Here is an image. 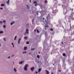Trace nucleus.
<instances>
[{
	"label": "nucleus",
	"mask_w": 74,
	"mask_h": 74,
	"mask_svg": "<svg viewBox=\"0 0 74 74\" xmlns=\"http://www.w3.org/2000/svg\"><path fill=\"white\" fill-rule=\"evenodd\" d=\"M6 3L7 4H10V0H8V1L6 2Z\"/></svg>",
	"instance_id": "obj_9"
},
{
	"label": "nucleus",
	"mask_w": 74,
	"mask_h": 74,
	"mask_svg": "<svg viewBox=\"0 0 74 74\" xmlns=\"http://www.w3.org/2000/svg\"><path fill=\"white\" fill-rule=\"evenodd\" d=\"M53 66H55V64H54L53 63Z\"/></svg>",
	"instance_id": "obj_44"
},
{
	"label": "nucleus",
	"mask_w": 74,
	"mask_h": 74,
	"mask_svg": "<svg viewBox=\"0 0 74 74\" xmlns=\"http://www.w3.org/2000/svg\"><path fill=\"white\" fill-rule=\"evenodd\" d=\"M42 19H43V20H44L45 19V18H44V17Z\"/></svg>",
	"instance_id": "obj_39"
},
{
	"label": "nucleus",
	"mask_w": 74,
	"mask_h": 74,
	"mask_svg": "<svg viewBox=\"0 0 74 74\" xmlns=\"http://www.w3.org/2000/svg\"><path fill=\"white\" fill-rule=\"evenodd\" d=\"M14 45H13V47L14 48Z\"/></svg>",
	"instance_id": "obj_47"
},
{
	"label": "nucleus",
	"mask_w": 74,
	"mask_h": 74,
	"mask_svg": "<svg viewBox=\"0 0 74 74\" xmlns=\"http://www.w3.org/2000/svg\"><path fill=\"white\" fill-rule=\"evenodd\" d=\"M37 57L39 59V58H40V56L39 55H38L37 56Z\"/></svg>",
	"instance_id": "obj_21"
},
{
	"label": "nucleus",
	"mask_w": 74,
	"mask_h": 74,
	"mask_svg": "<svg viewBox=\"0 0 74 74\" xmlns=\"http://www.w3.org/2000/svg\"><path fill=\"white\" fill-rule=\"evenodd\" d=\"M62 55L64 56H66V53H63Z\"/></svg>",
	"instance_id": "obj_13"
},
{
	"label": "nucleus",
	"mask_w": 74,
	"mask_h": 74,
	"mask_svg": "<svg viewBox=\"0 0 74 74\" xmlns=\"http://www.w3.org/2000/svg\"><path fill=\"white\" fill-rule=\"evenodd\" d=\"M27 25H29V24H28V23H27Z\"/></svg>",
	"instance_id": "obj_50"
},
{
	"label": "nucleus",
	"mask_w": 74,
	"mask_h": 74,
	"mask_svg": "<svg viewBox=\"0 0 74 74\" xmlns=\"http://www.w3.org/2000/svg\"><path fill=\"white\" fill-rule=\"evenodd\" d=\"M11 44L12 45H14V43H12Z\"/></svg>",
	"instance_id": "obj_33"
},
{
	"label": "nucleus",
	"mask_w": 74,
	"mask_h": 74,
	"mask_svg": "<svg viewBox=\"0 0 74 74\" xmlns=\"http://www.w3.org/2000/svg\"><path fill=\"white\" fill-rule=\"evenodd\" d=\"M45 3H47V0H45Z\"/></svg>",
	"instance_id": "obj_22"
},
{
	"label": "nucleus",
	"mask_w": 74,
	"mask_h": 74,
	"mask_svg": "<svg viewBox=\"0 0 74 74\" xmlns=\"http://www.w3.org/2000/svg\"><path fill=\"white\" fill-rule=\"evenodd\" d=\"M27 36H25L24 37V39H25V40H26V39H27Z\"/></svg>",
	"instance_id": "obj_18"
},
{
	"label": "nucleus",
	"mask_w": 74,
	"mask_h": 74,
	"mask_svg": "<svg viewBox=\"0 0 74 74\" xmlns=\"http://www.w3.org/2000/svg\"><path fill=\"white\" fill-rule=\"evenodd\" d=\"M35 3H36V4L35 5V6H37V5H38V3H37V2L36 1H34V3L35 4Z\"/></svg>",
	"instance_id": "obj_3"
},
{
	"label": "nucleus",
	"mask_w": 74,
	"mask_h": 74,
	"mask_svg": "<svg viewBox=\"0 0 74 74\" xmlns=\"http://www.w3.org/2000/svg\"><path fill=\"white\" fill-rule=\"evenodd\" d=\"M5 25H3V27H4V28L5 29Z\"/></svg>",
	"instance_id": "obj_26"
},
{
	"label": "nucleus",
	"mask_w": 74,
	"mask_h": 74,
	"mask_svg": "<svg viewBox=\"0 0 74 74\" xmlns=\"http://www.w3.org/2000/svg\"><path fill=\"white\" fill-rule=\"evenodd\" d=\"M1 33H3V31H0V34H1Z\"/></svg>",
	"instance_id": "obj_19"
},
{
	"label": "nucleus",
	"mask_w": 74,
	"mask_h": 74,
	"mask_svg": "<svg viewBox=\"0 0 74 74\" xmlns=\"http://www.w3.org/2000/svg\"><path fill=\"white\" fill-rule=\"evenodd\" d=\"M23 53H26V51L23 52Z\"/></svg>",
	"instance_id": "obj_29"
},
{
	"label": "nucleus",
	"mask_w": 74,
	"mask_h": 74,
	"mask_svg": "<svg viewBox=\"0 0 74 74\" xmlns=\"http://www.w3.org/2000/svg\"><path fill=\"white\" fill-rule=\"evenodd\" d=\"M40 53V52H38L39 53Z\"/></svg>",
	"instance_id": "obj_51"
},
{
	"label": "nucleus",
	"mask_w": 74,
	"mask_h": 74,
	"mask_svg": "<svg viewBox=\"0 0 74 74\" xmlns=\"http://www.w3.org/2000/svg\"><path fill=\"white\" fill-rule=\"evenodd\" d=\"M34 32H35V33H36V29H34Z\"/></svg>",
	"instance_id": "obj_27"
},
{
	"label": "nucleus",
	"mask_w": 74,
	"mask_h": 74,
	"mask_svg": "<svg viewBox=\"0 0 74 74\" xmlns=\"http://www.w3.org/2000/svg\"><path fill=\"white\" fill-rule=\"evenodd\" d=\"M70 26H71V23H70Z\"/></svg>",
	"instance_id": "obj_45"
},
{
	"label": "nucleus",
	"mask_w": 74,
	"mask_h": 74,
	"mask_svg": "<svg viewBox=\"0 0 74 74\" xmlns=\"http://www.w3.org/2000/svg\"><path fill=\"white\" fill-rule=\"evenodd\" d=\"M45 71L47 72V73H46V74H49V72L47 70H46Z\"/></svg>",
	"instance_id": "obj_11"
},
{
	"label": "nucleus",
	"mask_w": 74,
	"mask_h": 74,
	"mask_svg": "<svg viewBox=\"0 0 74 74\" xmlns=\"http://www.w3.org/2000/svg\"><path fill=\"white\" fill-rule=\"evenodd\" d=\"M29 54H30V55H32V53H29Z\"/></svg>",
	"instance_id": "obj_34"
},
{
	"label": "nucleus",
	"mask_w": 74,
	"mask_h": 74,
	"mask_svg": "<svg viewBox=\"0 0 74 74\" xmlns=\"http://www.w3.org/2000/svg\"><path fill=\"white\" fill-rule=\"evenodd\" d=\"M50 30H51V31H53V29H50Z\"/></svg>",
	"instance_id": "obj_30"
},
{
	"label": "nucleus",
	"mask_w": 74,
	"mask_h": 74,
	"mask_svg": "<svg viewBox=\"0 0 74 74\" xmlns=\"http://www.w3.org/2000/svg\"><path fill=\"white\" fill-rule=\"evenodd\" d=\"M3 40H4L5 41H6L5 38H4V39H3Z\"/></svg>",
	"instance_id": "obj_28"
},
{
	"label": "nucleus",
	"mask_w": 74,
	"mask_h": 74,
	"mask_svg": "<svg viewBox=\"0 0 74 74\" xmlns=\"http://www.w3.org/2000/svg\"><path fill=\"white\" fill-rule=\"evenodd\" d=\"M54 1H56V0H54Z\"/></svg>",
	"instance_id": "obj_52"
},
{
	"label": "nucleus",
	"mask_w": 74,
	"mask_h": 74,
	"mask_svg": "<svg viewBox=\"0 0 74 74\" xmlns=\"http://www.w3.org/2000/svg\"><path fill=\"white\" fill-rule=\"evenodd\" d=\"M37 15H38V13H37Z\"/></svg>",
	"instance_id": "obj_48"
},
{
	"label": "nucleus",
	"mask_w": 74,
	"mask_h": 74,
	"mask_svg": "<svg viewBox=\"0 0 74 74\" xmlns=\"http://www.w3.org/2000/svg\"><path fill=\"white\" fill-rule=\"evenodd\" d=\"M21 38H20L18 40V44H20V41H21Z\"/></svg>",
	"instance_id": "obj_7"
},
{
	"label": "nucleus",
	"mask_w": 74,
	"mask_h": 74,
	"mask_svg": "<svg viewBox=\"0 0 74 74\" xmlns=\"http://www.w3.org/2000/svg\"><path fill=\"white\" fill-rule=\"evenodd\" d=\"M59 72H61V70H59Z\"/></svg>",
	"instance_id": "obj_42"
},
{
	"label": "nucleus",
	"mask_w": 74,
	"mask_h": 74,
	"mask_svg": "<svg viewBox=\"0 0 74 74\" xmlns=\"http://www.w3.org/2000/svg\"><path fill=\"white\" fill-rule=\"evenodd\" d=\"M46 18L47 20L46 19L45 20V22L46 23H48V16Z\"/></svg>",
	"instance_id": "obj_4"
},
{
	"label": "nucleus",
	"mask_w": 74,
	"mask_h": 74,
	"mask_svg": "<svg viewBox=\"0 0 74 74\" xmlns=\"http://www.w3.org/2000/svg\"><path fill=\"white\" fill-rule=\"evenodd\" d=\"M1 7H3V6H4V4H2L1 5Z\"/></svg>",
	"instance_id": "obj_15"
},
{
	"label": "nucleus",
	"mask_w": 74,
	"mask_h": 74,
	"mask_svg": "<svg viewBox=\"0 0 74 74\" xmlns=\"http://www.w3.org/2000/svg\"><path fill=\"white\" fill-rule=\"evenodd\" d=\"M26 34H27V33H26V32H25L24 33V35H26Z\"/></svg>",
	"instance_id": "obj_24"
},
{
	"label": "nucleus",
	"mask_w": 74,
	"mask_h": 74,
	"mask_svg": "<svg viewBox=\"0 0 74 74\" xmlns=\"http://www.w3.org/2000/svg\"><path fill=\"white\" fill-rule=\"evenodd\" d=\"M51 74H53V73H51Z\"/></svg>",
	"instance_id": "obj_46"
},
{
	"label": "nucleus",
	"mask_w": 74,
	"mask_h": 74,
	"mask_svg": "<svg viewBox=\"0 0 74 74\" xmlns=\"http://www.w3.org/2000/svg\"><path fill=\"white\" fill-rule=\"evenodd\" d=\"M34 67L33 66L31 68V70L32 71H33L34 70Z\"/></svg>",
	"instance_id": "obj_2"
},
{
	"label": "nucleus",
	"mask_w": 74,
	"mask_h": 74,
	"mask_svg": "<svg viewBox=\"0 0 74 74\" xmlns=\"http://www.w3.org/2000/svg\"><path fill=\"white\" fill-rule=\"evenodd\" d=\"M41 71V68H39L38 70V72H40V71Z\"/></svg>",
	"instance_id": "obj_14"
},
{
	"label": "nucleus",
	"mask_w": 74,
	"mask_h": 74,
	"mask_svg": "<svg viewBox=\"0 0 74 74\" xmlns=\"http://www.w3.org/2000/svg\"><path fill=\"white\" fill-rule=\"evenodd\" d=\"M3 8H0V10H3Z\"/></svg>",
	"instance_id": "obj_31"
},
{
	"label": "nucleus",
	"mask_w": 74,
	"mask_h": 74,
	"mask_svg": "<svg viewBox=\"0 0 74 74\" xmlns=\"http://www.w3.org/2000/svg\"><path fill=\"white\" fill-rule=\"evenodd\" d=\"M27 49V47H24V50H26Z\"/></svg>",
	"instance_id": "obj_6"
},
{
	"label": "nucleus",
	"mask_w": 74,
	"mask_h": 74,
	"mask_svg": "<svg viewBox=\"0 0 74 74\" xmlns=\"http://www.w3.org/2000/svg\"><path fill=\"white\" fill-rule=\"evenodd\" d=\"M48 25V23H46V25H45V27H48V26L47 25Z\"/></svg>",
	"instance_id": "obj_10"
},
{
	"label": "nucleus",
	"mask_w": 74,
	"mask_h": 74,
	"mask_svg": "<svg viewBox=\"0 0 74 74\" xmlns=\"http://www.w3.org/2000/svg\"><path fill=\"white\" fill-rule=\"evenodd\" d=\"M30 0V1H29L30 3H31V2H32V0Z\"/></svg>",
	"instance_id": "obj_37"
},
{
	"label": "nucleus",
	"mask_w": 74,
	"mask_h": 74,
	"mask_svg": "<svg viewBox=\"0 0 74 74\" xmlns=\"http://www.w3.org/2000/svg\"><path fill=\"white\" fill-rule=\"evenodd\" d=\"M35 73H36V74H37V73H38V72L36 71V72Z\"/></svg>",
	"instance_id": "obj_36"
},
{
	"label": "nucleus",
	"mask_w": 74,
	"mask_h": 74,
	"mask_svg": "<svg viewBox=\"0 0 74 74\" xmlns=\"http://www.w3.org/2000/svg\"><path fill=\"white\" fill-rule=\"evenodd\" d=\"M14 56V54H13L12 55V57H13V56Z\"/></svg>",
	"instance_id": "obj_38"
},
{
	"label": "nucleus",
	"mask_w": 74,
	"mask_h": 74,
	"mask_svg": "<svg viewBox=\"0 0 74 74\" xmlns=\"http://www.w3.org/2000/svg\"><path fill=\"white\" fill-rule=\"evenodd\" d=\"M1 45H0V47H1Z\"/></svg>",
	"instance_id": "obj_55"
},
{
	"label": "nucleus",
	"mask_w": 74,
	"mask_h": 74,
	"mask_svg": "<svg viewBox=\"0 0 74 74\" xmlns=\"http://www.w3.org/2000/svg\"><path fill=\"white\" fill-rule=\"evenodd\" d=\"M61 43H62V44H63V42H61Z\"/></svg>",
	"instance_id": "obj_41"
},
{
	"label": "nucleus",
	"mask_w": 74,
	"mask_h": 74,
	"mask_svg": "<svg viewBox=\"0 0 74 74\" xmlns=\"http://www.w3.org/2000/svg\"><path fill=\"white\" fill-rule=\"evenodd\" d=\"M17 37V36H15V37H14V40H16Z\"/></svg>",
	"instance_id": "obj_17"
},
{
	"label": "nucleus",
	"mask_w": 74,
	"mask_h": 74,
	"mask_svg": "<svg viewBox=\"0 0 74 74\" xmlns=\"http://www.w3.org/2000/svg\"><path fill=\"white\" fill-rule=\"evenodd\" d=\"M26 44H29V42H26Z\"/></svg>",
	"instance_id": "obj_23"
},
{
	"label": "nucleus",
	"mask_w": 74,
	"mask_h": 74,
	"mask_svg": "<svg viewBox=\"0 0 74 74\" xmlns=\"http://www.w3.org/2000/svg\"><path fill=\"white\" fill-rule=\"evenodd\" d=\"M3 23V21H0V23H1H1Z\"/></svg>",
	"instance_id": "obj_25"
},
{
	"label": "nucleus",
	"mask_w": 74,
	"mask_h": 74,
	"mask_svg": "<svg viewBox=\"0 0 74 74\" xmlns=\"http://www.w3.org/2000/svg\"><path fill=\"white\" fill-rule=\"evenodd\" d=\"M13 64H14V62H13Z\"/></svg>",
	"instance_id": "obj_53"
},
{
	"label": "nucleus",
	"mask_w": 74,
	"mask_h": 74,
	"mask_svg": "<svg viewBox=\"0 0 74 74\" xmlns=\"http://www.w3.org/2000/svg\"><path fill=\"white\" fill-rule=\"evenodd\" d=\"M25 31L27 34H29V29H26Z\"/></svg>",
	"instance_id": "obj_5"
},
{
	"label": "nucleus",
	"mask_w": 74,
	"mask_h": 74,
	"mask_svg": "<svg viewBox=\"0 0 74 74\" xmlns=\"http://www.w3.org/2000/svg\"><path fill=\"white\" fill-rule=\"evenodd\" d=\"M28 66H29V65H28V64H27L25 65L24 68V70H25V71H27V67H28Z\"/></svg>",
	"instance_id": "obj_1"
},
{
	"label": "nucleus",
	"mask_w": 74,
	"mask_h": 74,
	"mask_svg": "<svg viewBox=\"0 0 74 74\" xmlns=\"http://www.w3.org/2000/svg\"><path fill=\"white\" fill-rule=\"evenodd\" d=\"M48 16H49V14H48Z\"/></svg>",
	"instance_id": "obj_54"
},
{
	"label": "nucleus",
	"mask_w": 74,
	"mask_h": 74,
	"mask_svg": "<svg viewBox=\"0 0 74 74\" xmlns=\"http://www.w3.org/2000/svg\"><path fill=\"white\" fill-rule=\"evenodd\" d=\"M15 23L14 21H13L11 23V25H12L13 24H14Z\"/></svg>",
	"instance_id": "obj_12"
},
{
	"label": "nucleus",
	"mask_w": 74,
	"mask_h": 74,
	"mask_svg": "<svg viewBox=\"0 0 74 74\" xmlns=\"http://www.w3.org/2000/svg\"><path fill=\"white\" fill-rule=\"evenodd\" d=\"M32 23H33V19H32Z\"/></svg>",
	"instance_id": "obj_40"
},
{
	"label": "nucleus",
	"mask_w": 74,
	"mask_h": 74,
	"mask_svg": "<svg viewBox=\"0 0 74 74\" xmlns=\"http://www.w3.org/2000/svg\"><path fill=\"white\" fill-rule=\"evenodd\" d=\"M36 31L37 32V33H39V32H39V31L38 30V29H36Z\"/></svg>",
	"instance_id": "obj_16"
},
{
	"label": "nucleus",
	"mask_w": 74,
	"mask_h": 74,
	"mask_svg": "<svg viewBox=\"0 0 74 74\" xmlns=\"http://www.w3.org/2000/svg\"><path fill=\"white\" fill-rule=\"evenodd\" d=\"M34 49H32V50H34Z\"/></svg>",
	"instance_id": "obj_43"
},
{
	"label": "nucleus",
	"mask_w": 74,
	"mask_h": 74,
	"mask_svg": "<svg viewBox=\"0 0 74 74\" xmlns=\"http://www.w3.org/2000/svg\"><path fill=\"white\" fill-rule=\"evenodd\" d=\"M3 22H5V20H3Z\"/></svg>",
	"instance_id": "obj_32"
},
{
	"label": "nucleus",
	"mask_w": 74,
	"mask_h": 74,
	"mask_svg": "<svg viewBox=\"0 0 74 74\" xmlns=\"http://www.w3.org/2000/svg\"><path fill=\"white\" fill-rule=\"evenodd\" d=\"M8 58V59H10V56H9Z\"/></svg>",
	"instance_id": "obj_35"
},
{
	"label": "nucleus",
	"mask_w": 74,
	"mask_h": 74,
	"mask_svg": "<svg viewBox=\"0 0 74 74\" xmlns=\"http://www.w3.org/2000/svg\"><path fill=\"white\" fill-rule=\"evenodd\" d=\"M22 31H23V30L22 31Z\"/></svg>",
	"instance_id": "obj_56"
},
{
	"label": "nucleus",
	"mask_w": 74,
	"mask_h": 74,
	"mask_svg": "<svg viewBox=\"0 0 74 74\" xmlns=\"http://www.w3.org/2000/svg\"><path fill=\"white\" fill-rule=\"evenodd\" d=\"M72 11H73V9H72Z\"/></svg>",
	"instance_id": "obj_49"
},
{
	"label": "nucleus",
	"mask_w": 74,
	"mask_h": 74,
	"mask_svg": "<svg viewBox=\"0 0 74 74\" xmlns=\"http://www.w3.org/2000/svg\"><path fill=\"white\" fill-rule=\"evenodd\" d=\"M23 63V61H21V62H19V64H22Z\"/></svg>",
	"instance_id": "obj_8"
},
{
	"label": "nucleus",
	"mask_w": 74,
	"mask_h": 74,
	"mask_svg": "<svg viewBox=\"0 0 74 74\" xmlns=\"http://www.w3.org/2000/svg\"><path fill=\"white\" fill-rule=\"evenodd\" d=\"M14 70L15 72H16V69L15 68L14 69Z\"/></svg>",
	"instance_id": "obj_20"
}]
</instances>
